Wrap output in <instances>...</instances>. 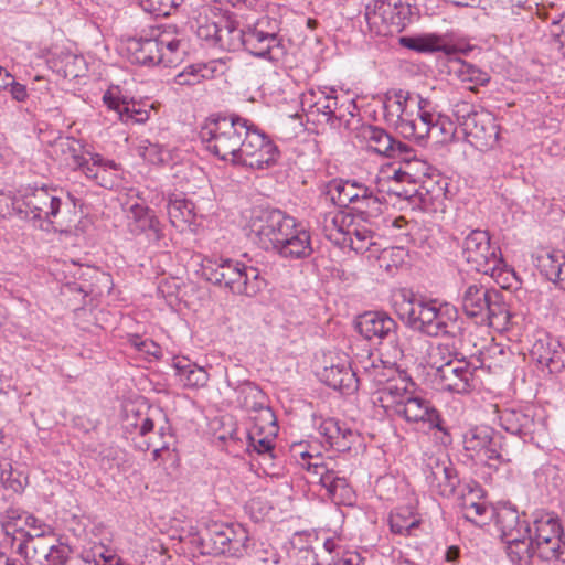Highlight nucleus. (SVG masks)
<instances>
[{
	"label": "nucleus",
	"mask_w": 565,
	"mask_h": 565,
	"mask_svg": "<svg viewBox=\"0 0 565 565\" xmlns=\"http://www.w3.org/2000/svg\"><path fill=\"white\" fill-rule=\"evenodd\" d=\"M246 235L260 249L273 252L284 259H306L313 253L310 232L279 209H253Z\"/></svg>",
	"instance_id": "nucleus-1"
},
{
	"label": "nucleus",
	"mask_w": 565,
	"mask_h": 565,
	"mask_svg": "<svg viewBox=\"0 0 565 565\" xmlns=\"http://www.w3.org/2000/svg\"><path fill=\"white\" fill-rule=\"evenodd\" d=\"M79 200L63 188L43 185L26 189L12 200L13 211L22 218L45 222L56 228H67L77 218Z\"/></svg>",
	"instance_id": "nucleus-2"
},
{
	"label": "nucleus",
	"mask_w": 565,
	"mask_h": 565,
	"mask_svg": "<svg viewBox=\"0 0 565 565\" xmlns=\"http://www.w3.org/2000/svg\"><path fill=\"white\" fill-rule=\"evenodd\" d=\"M397 308L399 318L407 327L431 338H456L460 333L459 313L455 306L436 299L407 297Z\"/></svg>",
	"instance_id": "nucleus-3"
},
{
	"label": "nucleus",
	"mask_w": 565,
	"mask_h": 565,
	"mask_svg": "<svg viewBox=\"0 0 565 565\" xmlns=\"http://www.w3.org/2000/svg\"><path fill=\"white\" fill-rule=\"evenodd\" d=\"M128 50L132 63L146 66L162 64L172 67L183 61L188 44L178 36L174 26H156L150 30L148 36L130 40Z\"/></svg>",
	"instance_id": "nucleus-4"
},
{
	"label": "nucleus",
	"mask_w": 565,
	"mask_h": 565,
	"mask_svg": "<svg viewBox=\"0 0 565 565\" xmlns=\"http://www.w3.org/2000/svg\"><path fill=\"white\" fill-rule=\"evenodd\" d=\"M202 275L209 282L236 296L255 297L266 286L257 267L232 258H205Z\"/></svg>",
	"instance_id": "nucleus-5"
},
{
	"label": "nucleus",
	"mask_w": 565,
	"mask_h": 565,
	"mask_svg": "<svg viewBox=\"0 0 565 565\" xmlns=\"http://www.w3.org/2000/svg\"><path fill=\"white\" fill-rule=\"evenodd\" d=\"M246 125L236 114H213L201 127L200 139L209 152L235 166Z\"/></svg>",
	"instance_id": "nucleus-6"
},
{
	"label": "nucleus",
	"mask_w": 565,
	"mask_h": 565,
	"mask_svg": "<svg viewBox=\"0 0 565 565\" xmlns=\"http://www.w3.org/2000/svg\"><path fill=\"white\" fill-rule=\"evenodd\" d=\"M459 301L465 315L479 324L507 326L511 313L502 294L480 282H466L460 288Z\"/></svg>",
	"instance_id": "nucleus-7"
},
{
	"label": "nucleus",
	"mask_w": 565,
	"mask_h": 565,
	"mask_svg": "<svg viewBox=\"0 0 565 565\" xmlns=\"http://www.w3.org/2000/svg\"><path fill=\"white\" fill-rule=\"evenodd\" d=\"M452 115L457 122V131L461 132L472 147L483 151L497 145L499 130L491 113L460 100L454 105Z\"/></svg>",
	"instance_id": "nucleus-8"
},
{
	"label": "nucleus",
	"mask_w": 565,
	"mask_h": 565,
	"mask_svg": "<svg viewBox=\"0 0 565 565\" xmlns=\"http://www.w3.org/2000/svg\"><path fill=\"white\" fill-rule=\"evenodd\" d=\"M526 541L531 543L529 561L535 554L543 561H565L563 527L556 514L536 511L533 514V526Z\"/></svg>",
	"instance_id": "nucleus-9"
},
{
	"label": "nucleus",
	"mask_w": 565,
	"mask_h": 565,
	"mask_svg": "<svg viewBox=\"0 0 565 565\" xmlns=\"http://www.w3.org/2000/svg\"><path fill=\"white\" fill-rule=\"evenodd\" d=\"M326 195L338 207L351 206L352 211L361 214L364 220L381 214L382 202L373 188L362 182L351 180H332L328 184Z\"/></svg>",
	"instance_id": "nucleus-10"
},
{
	"label": "nucleus",
	"mask_w": 565,
	"mask_h": 565,
	"mask_svg": "<svg viewBox=\"0 0 565 565\" xmlns=\"http://www.w3.org/2000/svg\"><path fill=\"white\" fill-rule=\"evenodd\" d=\"M494 518L501 539L507 544V554L511 562L527 563L531 550V543L526 541L531 532L527 521H521L519 511L510 503L500 505Z\"/></svg>",
	"instance_id": "nucleus-11"
},
{
	"label": "nucleus",
	"mask_w": 565,
	"mask_h": 565,
	"mask_svg": "<svg viewBox=\"0 0 565 565\" xmlns=\"http://www.w3.org/2000/svg\"><path fill=\"white\" fill-rule=\"evenodd\" d=\"M355 328L369 341L388 345V355L394 360L404 356L397 322L385 311H366L358 317Z\"/></svg>",
	"instance_id": "nucleus-12"
},
{
	"label": "nucleus",
	"mask_w": 565,
	"mask_h": 565,
	"mask_svg": "<svg viewBox=\"0 0 565 565\" xmlns=\"http://www.w3.org/2000/svg\"><path fill=\"white\" fill-rule=\"evenodd\" d=\"M279 156L280 151L274 141L247 120L235 166L264 170L275 166Z\"/></svg>",
	"instance_id": "nucleus-13"
},
{
	"label": "nucleus",
	"mask_w": 565,
	"mask_h": 565,
	"mask_svg": "<svg viewBox=\"0 0 565 565\" xmlns=\"http://www.w3.org/2000/svg\"><path fill=\"white\" fill-rule=\"evenodd\" d=\"M409 14L407 3L374 0L365 7L364 18L371 34L388 36L404 30Z\"/></svg>",
	"instance_id": "nucleus-14"
},
{
	"label": "nucleus",
	"mask_w": 565,
	"mask_h": 565,
	"mask_svg": "<svg viewBox=\"0 0 565 565\" xmlns=\"http://www.w3.org/2000/svg\"><path fill=\"white\" fill-rule=\"evenodd\" d=\"M364 375L381 385L373 394V403L380 406L388 416H394L411 393L404 380H391L384 373L385 367L371 362L363 365Z\"/></svg>",
	"instance_id": "nucleus-15"
},
{
	"label": "nucleus",
	"mask_w": 565,
	"mask_h": 565,
	"mask_svg": "<svg viewBox=\"0 0 565 565\" xmlns=\"http://www.w3.org/2000/svg\"><path fill=\"white\" fill-rule=\"evenodd\" d=\"M500 247L491 244L487 231H471L462 243L463 259L478 273L486 274L500 263Z\"/></svg>",
	"instance_id": "nucleus-16"
},
{
	"label": "nucleus",
	"mask_w": 565,
	"mask_h": 565,
	"mask_svg": "<svg viewBox=\"0 0 565 565\" xmlns=\"http://www.w3.org/2000/svg\"><path fill=\"white\" fill-rule=\"evenodd\" d=\"M478 366H471L466 360L448 361L436 369L435 382L441 391L468 394L475 390L477 380L475 376Z\"/></svg>",
	"instance_id": "nucleus-17"
},
{
	"label": "nucleus",
	"mask_w": 565,
	"mask_h": 565,
	"mask_svg": "<svg viewBox=\"0 0 565 565\" xmlns=\"http://www.w3.org/2000/svg\"><path fill=\"white\" fill-rule=\"evenodd\" d=\"M17 553L24 557L28 565H64L71 550L67 545L54 544V539H50L19 542Z\"/></svg>",
	"instance_id": "nucleus-18"
},
{
	"label": "nucleus",
	"mask_w": 565,
	"mask_h": 565,
	"mask_svg": "<svg viewBox=\"0 0 565 565\" xmlns=\"http://www.w3.org/2000/svg\"><path fill=\"white\" fill-rule=\"evenodd\" d=\"M394 416L403 418L408 424H426L429 429H438L449 438L447 428L443 426L439 412L430 401L412 391Z\"/></svg>",
	"instance_id": "nucleus-19"
},
{
	"label": "nucleus",
	"mask_w": 565,
	"mask_h": 565,
	"mask_svg": "<svg viewBox=\"0 0 565 565\" xmlns=\"http://www.w3.org/2000/svg\"><path fill=\"white\" fill-rule=\"evenodd\" d=\"M420 103H426V99L417 94H412L401 88L388 89L383 96L385 121L394 125L398 130L401 125L406 121V118L412 117L416 104L419 105Z\"/></svg>",
	"instance_id": "nucleus-20"
},
{
	"label": "nucleus",
	"mask_w": 565,
	"mask_h": 565,
	"mask_svg": "<svg viewBox=\"0 0 565 565\" xmlns=\"http://www.w3.org/2000/svg\"><path fill=\"white\" fill-rule=\"evenodd\" d=\"M501 427L512 435H518L524 440H534L544 431V424L535 419L531 409L505 408L500 412Z\"/></svg>",
	"instance_id": "nucleus-21"
},
{
	"label": "nucleus",
	"mask_w": 565,
	"mask_h": 565,
	"mask_svg": "<svg viewBox=\"0 0 565 565\" xmlns=\"http://www.w3.org/2000/svg\"><path fill=\"white\" fill-rule=\"evenodd\" d=\"M361 135L367 142L369 148L381 156L392 159H404L414 156V149L396 140L386 130L377 126L363 127Z\"/></svg>",
	"instance_id": "nucleus-22"
},
{
	"label": "nucleus",
	"mask_w": 565,
	"mask_h": 565,
	"mask_svg": "<svg viewBox=\"0 0 565 565\" xmlns=\"http://www.w3.org/2000/svg\"><path fill=\"white\" fill-rule=\"evenodd\" d=\"M236 533L232 525L213 524L204 536L200 537L201 553L206 555H223L239 557L241 550L234 547Z\"/></svg>",
	"instance_id": "nucleus-23"
},
{
	"label": "nucleus",
	"mask_w": 565,
	"mask_h": 565,
	"mask_svg": "<svg viewBox=\"0 0 565 565\" xmlns=\"http://www.w3.org/2000/svg\"><path fill=\"white\" fill-rule=\"evenodd\" d=\"M241 41L244 49L257 57L280 61L286 54L282 43L273 42L264 34V31L254 25H247L241 30Z\"/></svg>",
	"instance_id": "nucleus-24"
},
{
	"label": "nucleus",
	"mask_w": 565,
	"mask_h": 565,
	"mask_svg": "<svg viewBox=\"0 0 565 565\" xmlns=\"http://www.w3.org/2000/svg\"><path fill=\"white\" fill-rule=\"evenodd\" d=\"M398 167L393 168V174L390 177L396 184L406 183L409 189L394 190V193L398 196L411 198L417 190L416 183L420 180V177L425 174L426 163L422 160L416 159V152L411 158L396 159Z\"/></svg>",
	"instance_id": "nucleus-25"
},
{
	"label": "nucleus",
	"mask_w": 565,
	"mask_h": 565,
	"mask_svg": "<svg viewBox=\"0 0 565 565\" xmlns=\"http://www.w3.org/2000/svg\"><path fill=\"white\" fill-rule=\"evenodd\" d=\"M127 218L130 233L135 235L145 233L148 239L153 242L161 238L160 222L149 207L134 204L128 211Z\"/></svg>",
	"instance_id": "nucleus-26"
},
{
	"label": "nucleus",
	"mask_w": 565,
	"mask_h": 565,
	"mask_svg": "<svg viewBox=\"0 0 565 565\" xmlns=\"http://www.w3.org/2000/svg\"><path fill=\"white\" fill-rule=\"evenodd\" d=\"M532 358L551 373L565 367V354L558 341L548 337L536 340L531 349Z\"/></svg>",
	"instance_id": "nucleus-27"
},
{
	"label": "nucleus",
	"mask_w": 565,
	"mask_h": 565,
	"mask_svg": "<svg viewBox=\"0 0 565 565\" xmlns=\"http://www.w3.org/2000/svg\"><path fill=\"white\" fill-rule=\"evenodd\" d=\"M318 431L326 438L330 447L344 452L351 449L356 439L355 433L334 418H323L318 425Z\"/></svg>",
	"instance_id": "nucleus-28"
},
{
	"label": "nucleus",
	"mask_w": 565,
	"mask_h": 565,
	"mask_svg": "<svg viewBox=\"0 0 565 565\" xmlns=\"http://www.w3.org/2000/svg\"><path fill=\"white\" fill-rule=\"evenodd\" d=\"M329 497L335 504L352 505L355 500V493L349 481L334 466L319 482Z\"/></svg>",
	"instance_id": "nucleus-29"
},
{
	"label": "nucleus",
	"mask_w": 565,
	"mask_h": 565,
	"mask_svg": "<svg viewBox=\"0 0 565 565\" xmlns=\"http://www.w3.org/2000/svg\"><path fill=\"white\" fill-rule=\"evenodd\" d=\"M321 379L328 386L343 393L356 391L360 381L358 376V369H353L347 362L324 367L321 373Z\"/></svg>",
	"instance_id": "nucleus-30"
},
{
	"label": "nucleus",
	"mask_w": 565,
	"mask_h": 565,
	"mask_svg": "<svg viewBox=\"0 0 565 565\" xmlns=\"http://www.w3.org/2000/svg\"><path fill=\"white\" fill-rule=\"evenodd\" d=\"M333 90L326 94L323 90L311 92L312 103L309 105L311 115H321L324 121L332 128H339L343 114L338 106V98L332 95Z\"/></svg>",
	"instance_id": "nucleus-31"
},
{
	"label": "nucleus",
	"mask_w": 565,
	"mask_h": 565,
	"mask_svg": "<svg viewBox=\"0 0 565 565\" xmlns=\"http://www.w3.org/2000/svg\"><path fill=\"white\" fill-rule=\"evenodd\" d=\"M430 486L436 488L438 493L443 497H450L455 493L459 484L457 470L448 465H437L435 469L427 476Z\"/></svg>",
	"instance_id": "nucleus-32"
},
{
	"label": "nucleus",
	"mask_w": 565,
	"mask_h": 565,
	"mask_svg": "<svg viewBox=\"0 0 565 565\" xmlns=\"http://www.w3.org/2000/svg\"><path fill=\"white\" fill-rule=\"evenodd\" d=\"M495 430L489 426H476L470 428L463 436V447L467 451L480 454L483 451L488 456L491 440L494 437Z\"/></svg>",
	"instance_id": "nucleus-33"
},
{
	"label": "nucleus",
	"mask_w": 565,
	"mask_h": 565,
	"mask_svg": "<svg viewBox=\"0 0 565 565\" xmlns=\"http://www.w3.org/2000/svg\"><path fill=\"white\" fill-rule=\"evenodd\" d=\"M461 512L465 520L477 526H483L494 518L497 509L489 507L486 502L473 501L463 497Z\"/></svg>",
	"instance_id": "nucleus-34"
},
{
	"label": "nucleus",
	"mask_w": 565,
	"mask_h": 565,
	"mask_svg": "<svg viewBox=\"0 0 565 565\" xmlns=\"http://www.w3.org/2000/svg\"><path fill=\"white\" fill-rule=\"evenodd\" d=\"M89 158L84 156H75L74 157V169L81 170L87 178L93 179L97 178V171L104 170H118V164L113 160H106L98 153H89Z\"/></svg>",
	"instance_id": "nucleus-35"
},
{
	"label": "nucleus",
	"mask_w": 565,
	"mask_h": 565,
	"mask_svg": "<svg viewBox=\"0 0 565 565\" xmlns=\"http://www.w3.org/2000/svg\"><path fill=\"white\" fill-rule=\"evenodd\" d=\"M452 71L462 83L471 84L468 86V89L471 92H475L477 86H484L490 81L487 72L465 61H457L452 66Z\"/></svg>",
	"instance_id": "nucleus-36"
},
{
	"label": "nucleus",
	"mask_w": 565,
	"mask_h": 565,
	"mask_svg": "<svg viewBox=\"0 0 565 565\" xmlns=\"http://www.w3.org/2000/svg\"><path fill=\"white\" fill-rule=\"evenodd\" d=\"M174 367L184 386H204L209 381L207 372L189 360H180L175 362Z\"/></svg>",
	"instance_id": "nucleus-37"
},
{
	"label": "nucleus",
	"mask_w": 565,
	"mask_h": 565,
	"mask_svg": "<svg viewBox=\"0 0 565 565\" xmlns=\"http://www.w3.org/2000/svg\"><path fill=\"white\" fill-rule=\"evenodd\" d=\"M301 466L308 472V481L318 483L334 466L337 462L332 458H323L321 455H310L309 452L302 454Z\"/></svg>",
	"instance_id": "nucleus-38"
},
{
	"label": "nucleus",
	"mask_w": 565,
	"mask_h": 565,
	"mask_svg": "<svg viewBox=\"0 0 565 565\" xmlns=\"http://www.w3.org/2000/svg\"><path fill=\"white\" fill-rule=\"evenodd\" d=\"M351 223L352 218L350 215L333 210L323 214L322 227L326 236L332 239L335 233L343 235L351 234Z\"/></svg>",
	"instance_id": "nucleus-39"
},
{
	"label": "nucleus",
	"mask_w": 565,
	"mask_h": 565,
	"mask_svg": "<svg viewBox=\"0 0 565 565\" xmlns=\"http://www.w3.org/2000/svg\"><path fill=\"white\" fill-rule=\"evenodd\" d=\"M212 75L213 68L207 64H191L174 76L173 83L179 86H193L201 83L203 79L212 77Z\"/></svg>",
	"instance_id": "nucleus-40"
},
{
	"label": "nucleus",
	"mask_w": 565,
	"mask_h": 565,
	"mask_svg": "<svg viewBox=\"0 0 565 565\" xmlns=\"http://www.w3.org/2000/svg\"><path fill=\"white\" fill-rule=\"evenodd\" d=\"M434 130H443L438 124H424V121L415 118V111L412 117L406 118V121L401 125L397 130L404 138L422 140L426 138Z\"/></svg>",
	"instance_id": "nucleus-41"
},
{
	"label": "nucleus",
	"mask_w": 565,
	"mask_h": 565,
	"mask_svg": "<svg viewBox=\"0 0 565 565\" xmlns=\"http://www.w3.org/2000/svg\"><path fill=\"white\" fill-rule=\"evenodd\" d=\"M399 44L419 53L437 52L443 49L439 38L435 35L402 36Z\"/></svg>",
	"instance_id": "nucleus-42"
},
{
	"label": "nucleus",
	"mask_w": 565,
	"mask_h": 565,
	"mask_svg": "<svg viewBox=\"0 0 565 565\" xmlns=\"http://www.w3.org/2000/svg\"><path fill=\"white\" fill-rule=\"evenodd\" d=\"M168 215L173 225L191 223L194 218V204L186 199H174L168 203Z\"/></svg>",
	"instance_id": "nucleus-43"
},
{
	"label": "nucleus",
	"mask_w": 565,
	"mask_h": 565,
	"mask_svg": "<svg viewBox=\"0 0 565 565\" xmlns=\"http://www.w3.org/2000/svg\"><path fill=\"white\" fill-rule=\"evenodd\" d=\"M487 459L497 460L500 463H508L513 460L515 452L512 451L507 443V439L498 431L491 440Z\"/></svg>",
	"instance_id": "nucleus-44"
},
{
	"label": "nucleus",
	"mask_w": 565,
	"mask_h": 565,
	"mask_svg": "<svg viewBox=\"0 0 565 565\" xmlns=\"http://www.w3.org/2000/svg\"><path fill=\"white\" fill-rule=\"evenodd\" d=\"M350 246L358 253H364L370 250L371 246L374 245L375 234L372 230L366 226H356L351 230Z\"/></svg>",
	"instance_id": "nucleus-45"
},
{
	"label": "nucleus",
	"mask_w": 565,
	"mask_h": 565,
	"mask_svg": "<svg viewBox=\"0 0 565 565\" xmlns=\"http://www.w3.org/2000/svg\"><path fill=\"white\" fill-rule=\"evenodd\" d=\"M143 11L158 17H168L183 0H137Z\"/></svg>",
	"instance_id": "nucleus-46"
},
{
	"label": "nucleus",
	"mask_w": 565,
	"mask_h": 565,
	"mask_svg": "<svg viewBox=\"0 0 565 565\" xmlns=\"http://www.w3.org/2000/svg\"><path fill=\"white\" fill-rule=\"evenodd\" d=\"M484 275L492 277L502 288H511L513 282H518L515 271L504 263L502 256H500V263L493 266V269L489 268Z\"/></svg>",
	"instance_id": "nucleus-47"
},
{
	"label": "nucleus",
	"mask_w": 565,
	"mask_h": 565,
	"mask_svg": "<svg viewBox=\"0 0 565 565\" xmlns=\"http://www.w3.org/2000/svg\"><path fill=\"white\" fill-rule=\"evenodd\" d=\"M83 559L94 565H113L115 554L103 544H95L89 551L83 552Z\"/></svg>",
	"instance_id": "nucleus-48"
},
{
	"label": "nucleus",
	"mask_w": 565,
	"mask_h": 565,
	"mask_svg": "<svg viewBox=\"0 0 565 565\" xmlns=\"http://www.w3.org/2000/svg\"><path fill=\"white\" fill-rule=\"evenodd\" d=\"M25 511L20 509L10 508L8 509L1 520L2 526L7 534L10 532H14V535H19V531H22L24 527L22 526L24 519L26 516Z\"/></svg>",
	"instance_id": "nucleus-49"
},
{
	"label": "nucleus",
	"mask_w": 565,
	"mask_h": 565,
	"mask_svg": "<svg viewBox=\"0 0 565 565\" xmlns=\"http://www.w3.org/2000/svg\"><path fill=\"white\" fill-rule=\"evenodd\" d=\"M149 119V111L141 108V106L135 102H128L122 106V113H120V121L125 124H143Z\"/></svg>",
	"instance_id": "nucleus-50"
},
{
	"label": "nucleus",
	"mask_w": 565,
	"mask_h": 565,
	"mask_svg": "<svg viewBox=\"0 0 565 565\" xmlns=\"http://www.w3.org/2000/svg\"><path fill=\"white\" fill-rule=\"evenodd\" d=\"M54 539L53 530L47 524L38 525L32 530L19 531V535H13V543H19L23 541H35V540H50Z\"/></svg>",
	"instance_id": "nucleus-51"
},
{
	"label": "nucleus",
	"mask_w": 565,
	"mask_h": 565,
	"mask_svg": "<svg viewBox=\"0 0 565 565\" xmlns=\"http://www.w3.org/2000/svg\"><path fill=\"white\" fill-rule=\"evenodd\" d=\"M417 525L418 520L416 518H406L401 513L392 514L390 519L391 531L401 535L411 534V531Z\"/></svg>",
	"instance_id": "nucleus-52"
},
{
	"label": "nucleus",
	"mask_w": 565,
	"mask_h": 565,
	"mask_svg": "<svg viewBox=\"0 0 565 565\" xmlns=\"http://www.w3.org/2000/svg\"><path fill=\"white\" fill-rule=\"evenodd\" d=\"M258 30L264 31V34L275 43H282L279 36L280 22L277 19L269 17H262L254 24Z\"/></svg>",
	"instance_id": "nucleus-53"
},
{
	"label": "nucleus",
	"mask_w": 565,
	"mask_h": 565,
	"mask_svg": "<svg viewBox=\"0 0 565 565\" xmlns=\"http://www.w3.org/2000/svg\"><path fill=\"white\" fill-rule=\"evenodd\" d=\"M79 143L74 138L60 137L54 143V149L61 151L63 154L70 156L72 159V166H74V157L82 156L79 153Z\"/></svg>",
	"instance_id": "nucleus-54"
},
{
	"label": "nucleus",
	"mask_w": 565,
	"mask_h": 565,
	"mask_svg": "<svg viewBox=\"0 0 565 565\" xmlns=\"http://www.w3.org/2000/svg\"><path fill=\"white\" fill-rule=\"evenodd\" d=\"M130 343L138 351L143 352L149 355L158 356L160 354V348L157 343L151 340L142 339L139 335H132L130 338Z\"/></svg>",
	"instance_id": "nucleus-55"
},
{
	"label": "nucleus",
	"mask_w": 565,
	"mask_h": 565,
	"mask_svg": "<svg viewBox=\"0 0 565 565\" xmlns=\"http://www.w3.org/2000/svg\"><path fill=\"white\" fill-rule=\"evenodd\" d=\"M249 446L254 448L259 455L268 456L269 459L274 458V444L267 438H256L253 435H248Z\"/></svg>",
	"instance_id": "nucleus-56"
},
{
	"label": "nucleus",
	"mask_w": 565,
	"mask_h": 565,
	"mask_svg": "<svg viewBox=\"0 0 565 565\" xmlns=\"http://www.w3.org/2000/svg\"><path fill=\"white\" fill-rule=\"evenodd\" d=\"M255 557L260 565L279 564V555L277 551L271 546L262 545L260 548L255 551Z\"/></svg>",
	"instance_id": "nucleus-57"
},
{
	"label": "nucleus",
	"mask_w": 565,
	"mask_h": 565,
	"mask_svg": "<svg viewBox=\"0 0 565 565\" xmlns=\"http://www.w3.org/2000/svg\"><path fill=\"white\" fill-rule=\"evenodd\" d=\"M0 484L6 489L12 490L13 492H21L23 489L21 481L12 478L11 465L9 462H6L4 465V473L0 480Z\"/></svg>",
	"instance_id": "nucleus-58"
},
{
	"label": "nucleus",
	"mask_w": 565,
	"mask_h": 565,
	"mask_svg": "<svg viewBox=\"0 0 565 565\" xmlns=\"http://www.w3.org/2000/svg\"><path fill=\"white\" fill-rule=\"evenodd\" d=\"M562 266V258L561 255L551 254L547 256V264H543V267L545 269L546 276L550 280L554 281L555 284L558 282L557 278V267Z\"/></svg>",
	"instance_id": "nucleus-59"
},
{
	"label": "nucleus",
	"mask_w": 565,
	"mask_h": 565,
	"mask_svg": "<svg viewBox=\"0 0 565 565\" xmlns=\"http://www.w3.org/2000/svg\"><path fill=\"white\" fill-rule=\"evenodd\" d=\"M104 104L110 109L117 113L118 118L120 119V113H122V106L126 105V99H120L115 96L110 90L106 92L103 96Z\"/></svg>",
	"instance_id": "nucleus-60"
},
{
	"label": "nucleus",
	"mask_w": 565,
	"mask_h": 565,
	"mask_svg": "<svg viewBox=\"0 0 565 565\" xmlns=\"http://www.w3.org/2000/svg\"><path fill=\"white\" fill-rule=\"evenodd\" d=\"M427 106H428L427 99H426V103H420L419 105L416 104L415 118H417L420 121H424V124H436L434 120L435 116L426 109Z\"/></svg>",
	"instance_id": "nucleus-61"
},
{
	"label": "nucleus",
	"mask_w": 565,
	"mask_h": 565,
	"mask_svg": "<svg viewBox=\"0 0 565 565\" xmlns=\"http://www.w3.org/2000/svg\"><path fill=\"white\" fill-rule=\"evenodd\" d=\"M8 88L12 98L17 102H24L28 98V90L25 85L15 82L14 77H12V84H10Z\"/></svg>",
	"instance_id": "nucleus-62"
},
{
	"label": "nucleus",
	"mask_w": 565,
	"mask_h": 565,
	"mask_svg": "<svg viewBox=\"0 0 565 565\" xmlns=\"http://www.w3.org/2000/svg\"><path fill=\"white\" fill-rule=\"evenodd\" d=\"M114 170H107V172H104V170L97 171V178H94L96 183L103 188H111L115 184L114 181Z\"/></svg>",
	"instance_id": "nucleus-63"
},
{
	"label": "nucleus",
	"mask_w": 565,
	"mask_h": 565,
	"mask_svg": "<svg viewBox=\"0 0 565 565\" xmlns=\"http://www.w3.org/2000/svg\"><path fill=\"white\" fill-rule=\"evenodd\" d=\"M301 553L306 554L305 557L308 561L306 565H320L319 554L312 547H306L301 550Z\"/></svg>",
	"instance_id": "nucleus-64"
}]
</instances>
